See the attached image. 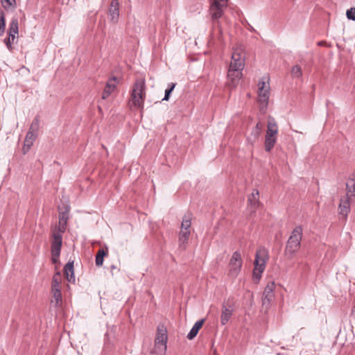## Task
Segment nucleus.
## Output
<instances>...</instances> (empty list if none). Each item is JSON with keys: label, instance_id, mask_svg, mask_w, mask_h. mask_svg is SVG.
I'll return each mask as SVG.
<instances>
[{"label": "nucleus", "instance_id": "1", "mask_svg": "<svg viewBox=\"0 0 355 355\" xmlns=\"http://www.w3.org/2000/svg\"><path fill=\"white\" fill-rule=\"evenodd\" d=\"M302 227L299 225L295 227L290 235L285 248V255L291 259L300 250L302 238Z\"/></svg>", "mask_w": 355, "mask_h": 355}, {"label": "nucleus", "instance_id": "31", "mask_svg": "<svg viewBox=\"0 0 355 355\" xmlns=\"http://www.w3.org/2000/svg\"><path fill=\"white\" fill-rule=\"evenodd\" d=\"M6 21L4 12L0 10V36H2L5 32Z\"/></svg>", "mask_w": 355, "mask_h": 355}, {"label": "nucleus", "instance_id": "26", "mask_svg": "<svg viewBox=\"0 0 355 355\" xmlns=\"http://www.w3.org/2000/svg\"><path fill=\"white\" fill-rule=\"evenodd\" d=\"M2 6L7 10H14L16 8L15 0H1Z\"/></svg>", "mask_w": 355, "mask_h": 355}, {"label": "nucleus", "instance_id": "28", "mask_svg": "<svg viewBox=\"0 0 355 355\" xmlns=\"http://www.w3.org/2000/svg\"><path fill=\"white\" fill-rule=\"evenodd\" d=\"M210 13L212 20L215 21L218 20L222 17L223 15V10H222L221 8L212 9L210 8Z\"/></svg>", "mask_w": 355, "mask_h": 355}, {"label": "nucleus", "instance_id": "12", "mask_svg": "<svg viewBox=\"0 0 355 355\" xmlns=\"http://www.w3.org/2000/svg\"><path fill=\"white\" fill-rule=\"evenodd\" d=\"M62 244V234L59 232L53 233L51 242V253H54L55 255L60 254Z\"/></svg>", "mask_w": 355, "mask_h": 355}, {"label": "nucleus", "instance_id": "24", "mask_svg": "<svg viewBox=\"0 0 355 355\" xmlns=\"http://www.w3.org/2000/svg\"><path fill=\"white\" fill-rule=\"evenodd\" d=\"M107 255V252L103 249L98 250L96 255V265L97 266H101L103 263L104 257Z\"/></svg>", "mask_w": 355, "mask_h": 355}, {"label": "nucleus", "instance_id": "16", "mask_svg": "<svg viewBox=\"0 0 355 355\" xmlns=\"http://www.w3.org/2000/svg\"><path fill=\"white\" fill-rule=\"evenodd\" d=\"M278 132V128L277 123L273 118H270L268 119L266 135L268 137H276Z\"/></svg>", "mask_w": 355, "mask_h": 355}, {"label": "nucleus", "instance_id": "25", "mask_svg": "<svg viewBox=\"0 0 355 355\" xmlns=\"http://www.w3.org/2000/svg\"><path fill=\"white\" fill-rule=\"evenodd\" d=\"M190 236V230H181L180 234H179V241L180 245L182 246L184 243H187V241L189 239Z\"/></svg>", "mask_w": 355, "mask_h": 355}, {"label": "nucleus", "instance_id": "15", "mask_svg": "<svg viewBox=\"0 0 355 355\" xmlns=\"http://www.w3.org/2000/svg\"><path fill=\"white\" fill-rule=\"evenodd\" d=\"M64 272L69 282H75L73 261H69L64 268Z\"/></svg>", "mask_w": 355, "mask_h": 355}, {"label": "nucleus", "instance_id": "6", "mask_svg": "<svg viewBox=\"0 0 355 355\" xmlns=\"http://www.w3.org/2000/svg\"><path fill=\"white\" fill-rule=\"evenodd\" d=\"M243 261L241 259V253L239 251H235L231 257L229 263V275L232 277L238 276L241 271Z\"/></svg>", "mask_w": 355, "mask_h": 355}, {"label": "nucleus", "instance_id": "39", "mask_svg": "<svg viewBox=\"0 0 355 355\" xmlns=\"http://www.w3.org/2000/svg\"><path fill=\"white\" fill-rule=\"evenodd\" d=\"M351 315L355 318V304H354V306H353L352 309V312H351Z\"/></svg>", "mask_w": 355, "mask_h": 355}, {"label": "nucleus", "instance_id": "34", "mask_svg": "<svg viewBox=\"0 0 355 355\" xmlns=\"http://www.w3.org/2000/svg\"><path fill=\"white\" fill-rule=\"evenodd\" d=\"M226 7V2L220 1H214L211 3L210 8L212 9H218L221 8L222 10H224V8Z\"/></svg>", "mask_w": 355, "mask_h": 355}, {"label": "nucleus", "instance_id": "2", "mask_svg": "<svg viewBox=\"0 0 355 355\" xmlns=\"http://www.w3.org/2000/svg\"><path fill=\"white\" fill-rule=\"evenodd\" d=\"M268 260V251L264 247H260L256 252L254 259V269L253 271V278L259 281L261 278V274L263 272L266 263Z\"/></svg>", "mask_w": 355, "mask_h": 355}, {"label": "nucleus", "instance_id": "33", "mask_svg": "<svg viewBox=\"0 0 355 355\" xmlns=\"http://www.w3.org/2000/svg\"><path fill=\"white\" fill-rule=\"evenodd\" d=\"M60 272H57L53 277L51 289L60 288Z\"/></svg>", "mask_w": 355, "mask_h": 355}, {"label": "nucleus", "instance_id": "10", "mask_svg": "<svg viewBox=\"0 0 355 355\" xmlns=\"http://www.w3.org/2000/svg\"><path fill=\"white\" fill-rule=\"evenodd\" d=\"M350 203H353L351 201V197L345 195L340 198L339 204L340 214L342 215L345 219H347V214L350 210Z\"/></svg>", "mask_w": 355, "mask_h": 355}, {"label": "nucleus", "instance_id": "9", "mask_svg": "<svg viewBox=\"0 0 355 355\" xmlns=\"http://www.w3.org/2000/svg\"><path fill=\"white\" fill-rule=\"evenodd\" d=\"M109 17L112 24H116L119 18V0H112L109 7Z\"/></svg>", "mask_w": 355, "mask_h": 355}, {"label": "nucleus", "instance_id": "32", "mask_svg": "<svg viewBox=\"0 0 355 355\" xmlns=\"http://www.w3.org/2000/svg\"><path fill=\"white\" fill-rule=\"evenodd\" d=\"M175 87V83H171L168 85V88L165 90L164 97L162 101H168L170 95Z\"/></svg>", "mask_w": 355, "mask_h": 355}, {"label": "nucleus", "instance_id": "11", "mask_svg": "<svg viewBox=\"0 0 355 355\" xmlns=\"http://www.w3.org/2000/svg\"><path fill=\"white\" fill-rule=\"evenodd\" d=\"M275 288L274 282L268 284L266 286L262 296V304L263 306H268L270 302L272 300L274 295L273 290Z\"/></svg>", "mask_w": 355, "mask_h": 355}, {"label": "nucleus", "instance_id": "22", "mask_svg": "<svg viewBox=\"0 0 355 355\" xmlns=\"http://www.w3.org/2000/svg\"><path fill=\"white\" fill-rule=\"evenodd\" d=\"M277 137H268V135H266L265 139V150L267 152H270L271 149L274 147L275 144L276 143Z\"/></svg>", "mask_w": 355, "mask_h": 355}, {"label": "nucleus", "instance_id": "14", "mask_svg": "<svg viewBox=\"0 0 355 355\" xmlns=\"http://www.w3.org/2000/svg\"><path fill=\"white\" fill-rule=\"evenodd\" d=\"M233 309L223 304L220 315V322L222 325L226 324L232 315Z\"/></svg>", "mask_w": 355, "mask_h": 355}, {"label": "nucleus", "instance_id": "13", "mask_svg": "<svg viewBox=\"0 0 355 355\" xmlns=\"http://www.w3.org/2000/svg\"><path fill=\"white\" fill-rule=\"evenodd\" d=\"M244 60L241 55L239 53H233L229 68L236 69L242 71L244 68Z\"/></svg>", "mask_w": 355, "mask_h": 355}, {"label": "nucleus", "instance_id": "18", "mask_svg": "<svg viewBox=\"0 0 355 355\" xmlns=\"http://www.w3.org/2000/svg\"><path fill=\"white\" fill-rule=\"evenodd\" d=\"M346 195L351 197V201L355 204V180L349 179L346 183Z\"/></svg>", "mask_w": 355, "mask_h": 355}, {"label": "nucleus", "instance_id": "5", "mask_svg": "<svg viewBox=\"0 0 355 355\" xmlns=\"http://www.w3.org/2000/svg\"><path fill=\"white\" fill-rule=\"evenodd\" d=\"M8 33V37L3 40V42L9 51L11 52L13 49L12 43L14 42L16 38V35H17L19 33V22L17 17H13L11 19Z\"/></svg>", "mask_w": 355, "mask_h": 355}, {"label": "nucleus", "instance_id": "35", "mask_svg": "<svg viewBox=\"0 0 355 355\" xmlns=\"http://www.w3.org/2000/svg\"><path fill=\"white\" fill-rule=\"evenodd\" d=\"M291 74L293 77L300 78L302 75L301 67L299 65H295L291 69Z\"/></svg>", "mask_w": 355, "mask_h": 355}, {"label": "nucleus", "instance_id": "3", "mask_svg": "<svg viewBox=\"0 0 355 355\" xmlns=\"http://www.w3.org/2000/svg\"><path fill=\"white\" fill-rule=\"evenodd\" d=\"M145 98V80L143 78L137 79L131 92V101L135 107L143 106Z\"/></svg>", "mask_w": 355, "mask_h": 355}, {"label": "nucleus", "instance_id": "20", "mask_svg": "<svg viewBox=\"0 0 355 355\" xmlns=\"http://www.w3.org/2000/svg\"><path fill=\"white\" fill-rule=\"evenodd\" d=\"M52 300L51 303L55 304V306H58L62 302V293L60 288L51 289Z\"/></svg>", "mask_w": 355, "mask_h": 355}, {"label": "nucleus", "instance_id": "27", "mask_svg": "<svg viewBox=\"0 0 355 355\" xmlns=\"http://www.w3.org/2000/svg\"><path fill=\"white\" fill-rule=\"evenodd\" d=\"M68 210H66L65 211L60 212L59 214L60 224L62 226V228L63 229L62 231H64L65 230L64 226H66L68 220Z\"/></svg>", "mask_w": 355, "mask_h": 355}, {"label": "nucleus", "instance_id": "8", "mask_svg": "<svg viewBox=\"0 0 355 355\" xmlns=\"http://www.w3.org/2000/svg\"><path fill=\"white\" fill-rule=\"evenodd\" d=\"M242 77V71L229 68L227 73V85L230 87H235Z\"/></svg>", "mask_w": 355, "mask_h": 355}, {"label": "nucleus", "instance_id": "30", "mask_svg": "<svg viewBox=\"0 0 355 355\" xmlns=\"http://www.w3.org/2000/svg\"><path fill=\"white\" fill-rule=\"evenodd\" d=\"M191 217L189 216H185L183 218V220H182V225H181L182 230H190L189 229L191 227Z\"/></svg>", "mask_w": 355, "mask_h": 355}, {"label": "nucleus", "instance_id": "7", "mask_svg": "<svg viewBox=\"0 0 355 355\" xmlns=\"http://www.w3.org/2000/svg\"><path fill=\"white\" fill-rule=\"evenodd\" d=\"M268 81V77H263L258 84L259 101L263 103H268L269 98L270 87L268 85H266V82Z\"/></svg>", "mask_w": 355, "mask_h": 355}, {"label": "nucleus", "instance_id": "19", "mask_svg": "<svg viewBox=\"0 0 355 355\" xmlns=\"http://www.w3.org/2000/svg\"><path fill=\"white\" fill-rule=\"evenodd\" d=\"M37 137V133L28 131L26 136L24 150H25L26 147H27V150L29 149L31 146L33 144V142L35 141Z\"/></svg>", "mask_w": 355, "mask_h": 355}, {"label": "nucleus", "instance_id": "29", "mask_svg": "<svg viewBox=\"0 0 355 355\" xmlns=\"http://www.w3.org/2000/svg\"><path fill=\"white\" fill-rule=\"evenodd\" d=\"M39 128H40V119L38 116H36L33 120L28 131H31V132L37 134Z\"/></svg>", "mask_w": 355, "mask_h": 355}, {"label": "nucleus", "instance_id": "4", "mask_svg": "<svg viewBox=\"0 0 355 355\" xmlns=\"http://www.w3.org/2000/svg\"><path fill=\"white\" fill-rule=\"evenodd\" d=\"M166 329L164 325H158L157 336L155 340V350L157 354L163 355L166 351Z\"/></svg>", "mask_w": 355, "mask_h": 355}, {"label": "nucleus", "instance_id": "37", "mask_svg": "<svg viewBox=\"0 0 355 355\" xmlns=\"http://www.w3.org/2000/svg\"><path fill=\"white\" fill-rule=\"evenodd\" d=\"M261 129V125L260 123H257L254 130L252 131V133L254 135L255 137H258L260 134Z\"/></svg>", "mask_w": 355, "mask_h": 355}, {"label": "nucleus", "instance_id": "23", "mask_svg": "<svg viewBox=\"0 0 355 355\" xmlns=\"http://www.w3.org/2000/svg\"><path fill=\"white\" fill-rule=\"evenodd\" d=\"M259 191L257 189H254L253 192L252 193L251 196L248 198V201L250 203V205L254 207L258 206L259 202Z\"/></svg>", "mask_w": 355, "mask_h": 355}, {"label": "nucleus", "instance_id": "40", "mask_svg": "<svg viewBox=\"0 0 355 355\" xmlns=\"http://www.w3.org/2000/svg\"><path fill=\"white\" fill-rule=\"evenodd\" d=\"M111 268H112V269H115L116 268L114 266H112Z\"/></svg>", "mask_w": 355, "mask_h": 355}, {"label": "nucleus", "instance_id": "21", "mask_svg": "<svg viewBox=\"0 0 355 355\" xmlns=\"http://www.w3.org/2000/svg\"><path fill=\"white\" fill-rule=\"evenodd\" d=\"M115 88V85L112 80H110L107 83V85L102 94V99H106L111 94Z\"/></svg>", "mask_w": 355, "mask_h": 355}, {"label": "nucleus", "instance_id": "17", "mask_svg": "<svg viewBox=\"0 0 355 355\" xmlns=\"http://www.w3.org/2000/svg\"><path fill=\"white\" fill-rule=\"evenodd\" d=\"M204 322H205V320L202 319V320H198L194 324V325L192 327L191 329L190 330V331L189 332V334L187 336V338L189 340H192L197 336L199 330L202 327Z\"/></svg>", "mask_w": 355, "mask_h": 355}, {"label": "nucleus", "instance_id": "38", "mask_svg": "<svg viewBox=\"0 0 355 355\" xmlns=\"http://www.w3.org/2000/svg\"><path fill=\"white\" fill-rule=\"evenodd\" d=\"M51 261L53 263H57L58 262V258L60 254L55 255L54 253H51Z\"/></svg>", "mask_w": 355, "mask_h": 355}, {"label": "nucleus", "instance_id": "36", "mask_svg": "<svg viewBox=\"0 0 355 355\" xmlns=\"http://www.w3.org/2000/svg\"><path fill=\"white\" fill-rule=\"evenodd\" d=\"M346 15L347 19L355 20V8H351L347 10Z\"/></svg>", "mask_w": 355, "mask_h": 355}]
</instances>
